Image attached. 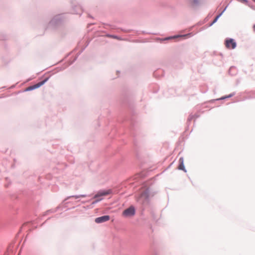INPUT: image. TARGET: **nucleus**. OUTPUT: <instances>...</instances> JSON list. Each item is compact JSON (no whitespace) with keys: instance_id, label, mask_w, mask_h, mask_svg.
Returning <instances> with one entry per match:
<instances>
[{"instance_id":"nucleus-5","label":"nucleus","mask_w":255,"mask_h":255,"mask_svg":"<svg viewBox=\"0 0 255 255\" xmlns=\"http://www.w3.org/2000/svg\"><path fill=\"white\" fill-rule=\"evenodd\" d=\"M110 219L109 216L105 215L96 218L95 221L97 223H101L109 221Z\"/></svg>"},{"instance_id":"nucleus-13","label":"nucleus","mask_w":255,"mask_h":255,"mask_svg":"<svg viewBox=\"0 0 255 255\" xmlns=\"http://www.w3.org/2000/svg\"><path fill=\"white\" fill-rule=\"evenodd\" d=\"M254 1H255V0H253Z\"/></svg>"},{"instance_id":"nucleus-4","label":"nucleus","mask_w":255,"mask_h":255,"mask_svg":"<svg viewBox=\"0 0 255 255\" xmlns=\"http://www.w3.org/2000/svg\"><path fill=\"white\" fill-rule=\"evenodd\" d=\"M226 46L229 49H234L236 47V43L233 39H229L226 40Z\"/></svg>"},{"instance_id":"nucleus-6","label":"nucleus","mask_w":255,"mask_h":255,"mask_svg":"<svg viewBox=\"0 0 255 255\" xmlns=\"http://www.w3.org/2000/svg\"><path fill=\"white\" fill-rule=\"evenodd\" d=\"M46 80H47V79H45V80L41 81L40 82H39L38 83H37L32 86L29 87L28 88H27V90H33L34 89L38 88L40 87L41 86H42V85L44 84V83L46 81Z\"/></svg>"},{"instance_id":"nucleus-11","label":"nucleus","mask_w":255,"mask_h":255,"mask_svg":"<svg viewBox=\"0 0 255 255\" xmlns=\"http://www.w3.org/2000/svg\"><path fill=\"white\" fill-rule=\"evenodd\" d=\"M85 197V196H84V195H80L79 196H76V197H75V198H79V197Z\"/></svg>"},{"instance_id":"nucleus-10","label":"nucleus","mask_w":255,"mask_h":255,"mask_svg":"<svg viewBox=\"0 0 255 255\" xmlns=\"http://www.w3.org/2000/svg\"><path fill=\"white\" fill-rule=\"evenodd\" d=\"M241 1H242V2H244V3L247 2V0H241Z\"/></svg>"},{"instance_id":"nucleus-8","label":"nucleus","mask_w":255,"mask_h":255,"mask_svg":"<svg viewBox=\"0 0 255 255\" xmlns=\"http://www.w3.org/2000/svg\"><path fill=\"white\" fill-rule=\"evenodd\" d=\"M183 162H184L183 158L182 157L180 158L179 159L180 164L179 165V169L180 170H185V167L184 165Z\"/></svg>"},{"instance_id":"nucleus-9","label":"nucleus","mask_w":255,"mask_h":255,"mask_svg":"<svg viewBox=\"0 0 255 255\" xmlns=\"http://www.w3.org/2000/svg\"><path fill=\"white\" fill-rule=\"evenodd\" d=\"M221 13L220 14H219V15H218V16H216V17L215 18V19L214 20V21H213V23L215 22L217 20V19H218V18L220 17V16L221 15Z\"/></svg>"},{"instance_id":"nucleus-2","label":"nucleus","mask_w":255,"mask_h":255,"mask_svg":"<svg viewBox=\"0 0 255 255\" xmlns=\"http://www.w3.org/2000/svg\"><path fill=\"white\" fill-rule=\"evenodd\" d=\"M112 193V190L109 189L107 190H102L98 192L94 196V198L96 199V202L101 201L102 198H99L100 197L103 196L108 195Z\"/></svg>"},{"instance_id":"nucleus-12","label":"nucleus","mask_w":255,"mask_h":255,"mask_svg":"<svg viewBox=\"0 0 255 255\" xmlns=\"http://www.w3.org/2000/svg\"><path fill=\"white\" fill-rule=\"evenodd\" d=\"M254 31H255V24L253 26Z\"/></svg>"},{"instance_id":"nucleus-1","label":"nucleus","mask_w":255,"mask_h":255,"mask_svg":"<svg viewBox=\"0 0 255 255\" xmlns=\"http://www.w3.org/2000/svg\"><path fill=\"white\" fill-rule=\"evenodd\" d=\"M149 196L148 189L144 188L140 190L138 196L136 197L137 202L141 204L145 203Z\"/></svg>"},{"instance_id":"nucleus-7","label":"nucleus","mask_w":255,"mask_h":255,"mask_svg":"<svg viewBox=\"0 0 255 255\" xmlns=\"http://www.w3.org/2000/svg\"><path fill=\"white\" fill-rule=\"evenodd\" d=\"M199 3V0H190L189 4L192 7L197 6Z\"/></svg>"},{"instance_id":"nucleus-3","label":"nucleus","mask_w":255,"mask_h":255,"mask_svg":"<svg viewBox=\"0 0 255 255\" xmlns=\"http://www.w3.org/2000/svg\"><path fill=\"white\" fill-rule=\"evenodd\" d=\"M135 214V209L133 206L125 210L123 212V216L125 217L133 216Z\"/></svg>"}]
</instances>
